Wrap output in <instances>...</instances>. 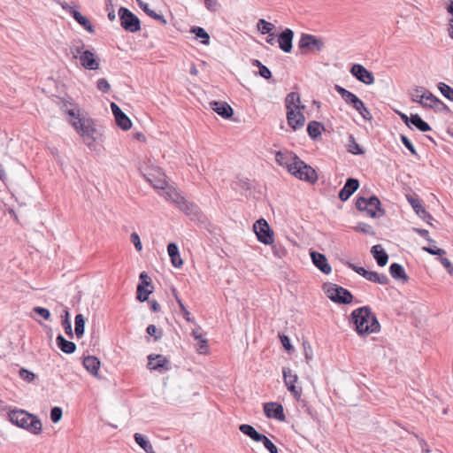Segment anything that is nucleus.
Masks as SVG:
<instances>
[{
  "label": "nucleus",
  "mask_w": 453,
  "mask_h": 453,
  "mask_svg": "<svg viewBox=\"0 0 453 453\" xmlns=\"http://www.w3.org/2000/svg\"><path fill=\"white\" fill-rule=\"evenodd\" d=\"M63 107L65 112L71 117L69 122L76 132L82 137L83 142L88 147L101 135L96 128L95 121L81 113V108L71 102H65Z\"/></svg>",
  "instance_id": "1"
},
{
  "label": "nucleus",
  "mask_w": 453,
  "mask_h": 453,
  "mask_svg": "<svg viewBox=\"0 0 453 453\" xmlns=\"http://www.w3.org/2000/svg\"><path fill=\"white\" fill-rule=\"evenodd\" d=\"M351 319L355 326V330L359 335H366L372 333H378L380 330V325L375 314L368 306L359 307L351 312Z\"/></svg>",
  "instance_id": "2"
},
{
  "label": "nucleus",
  "mask_w": 453,
  "mask_h": 453,
  "mask_svg": "<svg viewBox=\"0 0 453 453\" xmlns=\"http://www.w3.org/2000/svg\"><path fill=\"white\" fill-rule=\"evenodd\" d=\"M9 420L15 426L27 430L34 434L42 432V425L37 416L28 413L25 410L14 409L8 412Z\"/></svg>",
  "instance_id": "3"
},
{
  "label": "nucleus",
  "mask_w": 453,
  "mask_h": 453,
  "mask_svg": "<svg viewBox=\"0 0 453 453\" xmlns=\"http://www.w3.org/2000/svg\"><path fill=\"white\" fill-rule=\"evenodd\" d=\"M334 90L342 96L347 104L351 105L365 119H372V116L370 111L365 105L363 101L359 99L355 94L340 85H334Z\"/></svg>",
  "instance_id": "4"
},
{
  "label": "nucleus",
  "mask_w": 453,
  "mask_h": 453,
  "mask_svg": "<svg viewBox=\"0 0 453 453\" xmlns=\"http://www.w3.org/2000/svg\"><path fill=\"white\" fill-rule=\"evenodd\" d=\"M356 207L360 211H365L372 218H378L385 213V211L381 208L380 201L376 196H372L369 198L358 197Z\"/></svg>",
  "instance_id": "5"
},
{
  "label": "nucleus",
  "mask_w": 453,
  "mask_h": 453,
  "mask_svg": "<svg viewBox=\"0 0 453 453\" xmlns=\"http://www.w3.org/2000/svg\"><path fill=\"white\" fill-rule=\"evenodd\" d=\"M289 173L299 180L312 184L315 183L318 180L316 171L300 158H298V160L294 163V166L289 168Z\"/></svg>",
  "instance_id": "6"
},
{
  "label": "nucleus",
  "mask_w": 453,
  "mask_h": 453,
  "mask_svg": "<svg viewBox=\"0 0 453 453\" xmlns=\"http://www.w3.org/2000/svg\"><path fill=\"white\" fill-rule=\"evenodd\" d=\"M327 296L336 303L349 304L352 302L353 296L346 288L336 284H328L326 288Z\"/></svg>",
  "instance_id": "7"
},
{
  "label": "nucleus",
  "mask_w": 453,
  "mask_h": 453,
  "mask_svg": "<svg viewBox=\"0 0 453 453\" xmlns=\"http://www.w3.org/2000/svg\"><path fill=\"white\" fill-rule=\"evenodd\" d=\"M119 17L121 27L130 33L138 32L141 29V22L136 15L126 7H120Z\"/></svg>",
  "instance_id": "8"
},
{
  "label": "nucleus",
  "mask_w": 453,
  "mask_h": 453,
  "mask_svg": "<svg viewBox=\"0 0 453 453\" xmlns=\"http://www.w3.org/2000/svg\"><path fill=\"white\" fill-rule=\"evenodd\" d=\"M253 231L260 242L265 245H272L273 243V231L265 219H260L254 223Z\"/></svg>",
  "instance_id": "9"
},
{
  "label": "nucleus",
  "mask_w": 453,
  "mask_h": 453,
  "mask_svg": "<svg viewBox=\"0 0 453 453\" xmlns=\"http://www.w3.org/2000/svg\"><path fill=\"white\" fill-rule=\"evenodd\" d=\"M178 207L190 218L191 220H197L203 222L204 216L200 208L194 203L187 201L184 197L179 203Z\"/></svg>",
  "instance_id": "10"
},
{
  "label": "nucleus",
  "mask_w": 453,
  "mask_h": 453,
  "mask_svg": "<svg viewBox=\"0 0 453 453\" xmlns=\"http://www.w3.org/2000/svg\"><path fill=\"white\" fill-rule=\"evenodd\" d=\"M145 180L155 188L164 189L166 186L165 175L159 168H152L143 173Z\"/></svg>",
  "instance_id": "11"
},
{
  "label": "nucleus",
  "mask_w": 453,
  "mask_h": 453,
  "mask_svg": "<svg viewBox=\"0 0 453 453\" xmlns=\"http://www.w3.org/2000/svg\"><path fill=\"white\" fill-rule=\"evenodd\" d=\"M350 73L359 81L366 85L374 83L373 73L368 71L364 65L355 64L350 69Z\"/></svg>",
  "instance_id": "12"
},
{
  "label": "nucleus",
  "mask_w": 453,
  "mask_h": 453,
  "mask_svg": "<svg viewBox=\"0 0 453 453\" xmlns=\"http://www.w3.org/2000/svg\"><path fill=\"white\" fill-rule=\"evenodd\" d=\"M324 43L321 40L316 38L314 35L303 34L299 42L298 47L302 50H308L311 51L318 50L319 51Z\"/></svg>",
  "instance_id": "13"
},
{
  "label": "nucleus",
  "mask_w": 453,
  "mask_h": 453,
  "mask_svg": "<svg viewBox=\"0 0 453 453\" xmlns=\"http://www.w3.org/2000/svg\"><path fill=\"white\" fill-rule=\"evenodd\" d=\"M148 360V367L150 370L163 372L171 369L170 360L163 355H149Z\"/></svg>",
  "instance_id": "14"
},
{
  "label": "nucleus",
  "mask_w": 453,
  "mask_h": 453,
  "mask_svg": "<svg viewBox=\"0 0 453 453\" xmlns=\"http://www.w3.org/2000/svg\"><path fill=\"white\" fill-rule=\"evenodd\" d=\"M264 412L267 418H274L280 421H284L286 418L282 405L275 402L265 403Z\"/></svg>",
  "instance_id": "15"
},
{
  "label": "nucleus",
  "mask_w": 453,
  "mask_h": 453,
  "mask_svg": "<svg viewBox=\"0 0 453 453\" xmlns=\"http://www.w3.org/2000/svg\"><path fill=\"white\" fill-rule=\"evenodd\" d=\"M310 256L313 265L323 273L329 274L332 272V267L324 254L317 251H311Z\"/></svg>",
  "instance_id": "16"
},
{
  "label": "nucleus",
  "mask_w": 453,
  "mask_h": 453,
  "mask_svg": "<svg viewBox=\"0 0 453 453\" xmlns=\"http://www.w3.org/2000/svg\"><path fill=\"white\" fill-rule=\"evenodd\" d=\"M112 113L115 117L117 125L123 130H129L132 127L130 119L121 111V109L115 104H111Z\"/></svg>",
  "instance_id": "17"
},
{
  "label": "nucleus",
  "mask_w": 453,
  "mask_h": 453,
  "mask_svg": "<svg viewBox=\"0 0 453 453\" xmlns=\"http://www.w3.org/2000/svg\"><path fill=\"white\" fill-rule=\"evenodd\" d=\"M294 32L290 28H286L278 36V43L280 50L286 53H289L292 50Z\"/></svg>",
  "instance_id": "18"
},
{
  "label": "nucleus",
  "mask_w": 453,
  "mask_h": 453,
  "mask_svg": "<svg viewBox=\"0 0 453 453\" xmlns=\"http://www.w3.org/2000/svg\"><path fill=\"white\" fill-rule=\"evenodd\" d=\"M81 65L87 70H97L99 68V61L96 58L95 53L86 50L80 56Z\"/></svg>",
  "instance_id": "19"
},
{
  "label": "nucleus",
  "mask_w": 453,
  "mask_h": 453,
  "mask_svg": "<svg viewBox=\"0 0 453 453\" xmlns=\"http://www.w3.org/2000/svg\"><path fill=\"white\" fill-rule=\"evenodd\" d=\"M359 181L355 178L347 179L343 188L339 192V198L342 201H347L350 196L358 188Z\"/></svg>",
  "instance_id": "20"
},
{
  "label": "nucleus",
  "mask_w": 453,
  "mask_h": 453,
  "mask_svg": "<svg viewBox=\"0 0 453 453\" xmlns=\"http://www.w3.org/2000/svg\"><path fill=\"white\" fill-rule=\"evenodd\" d=\"M298 158L296 154L289 151H278L275 155L276 162L282 166H286L288 172L289 168L294 166V163L298 160Z\"/></svg>",
  "instance_id": "21"
},
{
  "label": "nucleus",
  "mask_w": 453,
  "mask_h": 453,
  "mask_svg": "<svg viewBox=\"0 0 453 453\" xmlns=\"http://www.w3.org/2000/svg\"><path fill=\"white\" fill-rule=\"evenodd\" d=\"M211 109L224 119L233 116V108L226 102L212 101L210 103Z\"/></svg>",
  "instance_id": "22"
},
{
  "label": "nucleus",
  "mask_w": 453,
  "mask_h": 453,
  "mask_svg": "<svg viewBox=\"0 0 453 453\" xmlns=\"http://www.w3.org/2000/svg\"><path fill=\"white\" fill-rule=\"evenodd\" d=\"M287 119L288 125L294 129L296 130L302 127H303L305 123V118L300 111H287Z\"/></svg>",
  "instance_id": "23"
},
{
  "label": "nucleus",
  "mask_w": 453,
  "mask_h": 453,
  "mask_svg": "<svg viewBox=\"0 0 453 453\" xmlns=\"http://www.w3.org/2000/svg\"><path fill=\"white\" fill-rule=\"evenodd\" d=\"M286 108L288 111H300L304 106L301 105L300 96L296 92H290L285 98Z\"/></svg>",
  "instance_id": "24"
},
{
  "label": "nucleus",
  "mask_w": 453,
  "mask_h": 453,
  "mask_svg": "<svg viewBox=\"0 0 453 453\" xmlns=\"http://www.w3.org/2000/svg\"><path fill=\"white\" fill-rule=\"evenodd\" d=\"M407 200L415 211V212L424 219H432V216L426 211V209L423 207L421 202L419 199L415 198L411 196H407Z\"/></svg>",
  "instance_id": "25"
},
{
  "label": "nucleus",
  "mask_w": 453,
  "mask_h": 453,
  "mask_svg": "<svg viewBox=\"0 0 453 453\" xmlns=\"http://www.w3.org/2000/svg\"><path fill=\"white\" fill-rule=\"evenodd\" d=\"M167 252L173 265L176 268H180L183 265V260L180 257L177 244L174 242L169 243L167 246Z\"/></svg>",
  "instance_id": "26"
},
{
  "label": "nucleus",
  "mask_w": 453,
  "mask_h": 453,
  "mask_svg": "<svg viewBox=\"0 0 453 453\" xmlns=\"http://www.w3.org/2000/svg\"><path fill=\"white\" fill-rule=\"evenodd\" d=\"M371 253L376 260L378 265L384 266L388 261V256L386 251L382 249L381 245L376 244L372 247Z\"/></svg>",
  "instance_id": "27"
},
{
  "label": "nucleus",
  "mask_w": 453,
  "mask_h": 453,
  "mask_svg": "<svg viewBox=\"0 0 453 453\" xmlns=\"http://www.w3.org/2000/svg\"><path fill=\"white\" fill-rule=\"evenodd\" d=\"M84 368L92 375H96L100 367V361L95 356H88L83 359Z\"/></svg>",
  "instance_id": "28"
},
{
  "label": "nucleus",
  "mask_w": 453,
  "mask_h": 453,
  "mask_svg": "<svg viewBox=\"0 0 453 453\" xmlns=\"http://www.w3.org/2000/svg\"><path fill=\"white\" fill-rule=\"evenodd\" d=\"M58 347L65 354H73L76 350V345L71 341H67L62 334H58L56 339Z\"/></svg>",
  "instance_id": "29"
},
{
  "label": "nucleus",
  "mask_w": 453,
  "mask_h": 453,
  "mask_svg": "<svg viewBox=\"0 0 453 453\" xmlns=\"http://www.w3.org/2000/svg\"><path fill=\"white\" fill-rule=\"evenodd\" d=\"M389 273L395 280H400L403 282H407L409 280V276L406 274L404 268L400 264H391Z\"/></svg>",
  "instance_id": "30"
},
{
  "label": "nucleus",
  "mask_w": 453,
  "mask_h": 453,
  "mask_svg": "<svg viewBox=\"0 0 453 453\" xmlns=\"http://www.w3.org/2000/svg\"><path fill=\"white\" fill-rule=\"evenodd\" d=\"M71 15L73 18L90 34L95 32L94 27L92 26L89 19L83 16L80 12L76 10H71Z\"/></svg>",
  "instance_id": "31"
},
{
  "label": "nucleus",
  "mask_w": 453,
  "mask_h": 453,
  "mask_svg": "<svg viewBox=\"0 0 453 453\" xmlns=\"http://www.w3.org/2000/svg\"><path fill=\"white\" fill-rule=\"evenodd\" d=\"M166 200H169L175 203L177 206L182 201L183 196L173 188L165 187L161 194Z\"/></svg>",
  "instance_id": "32"
},
{
  "label": "nucleus",
  "mask_w": 453,
  "mask_h": 453,
  "mask_svg": "<svg viewBox=\"0 0 453 453\" xmlns=\"http://www.w3.org/2000/svg\"><path fill=\"white\" fill-rule=\"evenodd\" d=\"M365 279L371 282L387 285L389 282V279L386 274L378 273L377 272L368 271L365 275Z\"/></svg>",
  "instance_id": "33"
},
{
  "label": "nucleus",
  "mask_w": 453,
  "mask_h": 453,
  "mask_svg": "<svg viewBox=\"0 0 453 453\" xmlns=\"http://www.w3.org/2000/svg\"><path fill=\"white\" fill-rule=\"evenodd\" d=\"M240 431L245 435L249 436L254 441H260L261 434L252 426L242 424L239 426Z\"/></svg>",
  "instance_id": "34"
},
{
  "label": "nucleus",
  "mask_w": 453,
  "mask_h": 453,
  "mask_svg": "<svg viewBox=\"0 0 453 453\" xmlns=\"http://www.w3.org/2000/svg\"><path fill=\"white\" fill-rule=\"evenodd\" d=\"M139 6L142 9V11L150 18H153L156 20H158L162 24H166V19L161 14L157 13L155 11L151 10L149 5L141 0H137Z\"/></svg>",
  "instance_id": "35"
},
{
  "label": "nucleus",
  "mask_w": 453,
  "mask_h": 453,
  "mask_svg": "<svg viewBox=\"0 0 453 453\" xmlns=\"http://www.w3.org/2000/svg\"><path fill=\"white\" fill-rule=\"evenodd\" d=\"M135 442L146 452L155 453L152 444L141 434L135 433L134 435Z\"/></svg>",
  "instance_id": "36"
},
{
  "label": "nucleus",
  "mask_w": 453,
  "mask_h": 453,
  "mask_svg": "<svg viewBox=\"0 0 453 453\" xmlns=\"http://www.w3.org/2000/svg\"><path fill=\"white\" fill-rule=\"evenodd\" d=\"M411 124L421 132L431 130V127L418 114L411 115Z\"/></svg>",
  "instance_id": "37"
},
{
  "label": "nucleus",
  "mask_w": 453,
  "mask_h": 453,
  "mask_svg": "<svg viewBox=\"0 0 453 453\" xmlns=\"http://www.w3.org/2000/svg\"><path fill=\"white\" fill-rule=\"evenodd\" d=\"M192 34L196 35V38L202 39V43L204 45H209L210 43V35L209 34L201 27H193L190 30Z\"/></svg>",
  "instance_id": "38"
},
{
  "label": "nucleus",
  "mask_w": 453,
  "mask_h": 453,
  "mask_svg": "<svg viewBox=\"0 0 453 453\" xmlns=\"http://www.w3.org/2000/svg\"><path fill=\"white\" fill-rule=\"evenodd\" d=\"M425 91H426V88L424 87H417L413 90V92L411 94V99L413 102L420 104L424 107H427L428 104H425L423 102L424 97H425Z\"/></svg>",
  "instance_id": "39"
},
{
  "label": "nucleus",
  "mask_w": 453,
  "mask_h": 453,
  "mask_svg": "<svg viewBox=\"0 0 453 453\" xmlns=\"http://www.w3.org/2000/svg\"><path fill=\"white\" fill-rule=\"evenodd\" d=\"M283 380L285 386L288 385H296L298 380V376L296 373H293L290 368L284 367L282 370Z\"/></svg>",
  "instance_id": "40"
},
{
  "label": "nucleus",
  "mask_w": 453,
  "mask_h": 453,
  "mask_svg": "<svg viewBox=\"0 0 453 453\" xmlns=\"http://www.w3.org/2000/svg\"><path fill=\"white\" fill-rule=\"evenodd\" d=\"M85 330V319L82 314H77L75 316V334L78 338H81Z\"/></svg>",
  "instance_id": "41"
},
{
  "label": "nucleus",
  "mask_w": 453,
  "mask_h": 453,
  "mask_svg": "<svg viewBox=\"0 0 453 453\" xmlns=\"http://www.w3.org/2000/svg\"><path fill=\"white\" fill-rule=\"evenodd\" d=\"M323 127L318 121H311L307 127V132L311 138H317L321 134V128Z\"/></svg>",
  "instance_id": "42"
},
{
  "label": "nucleus",
  "mask_w": 453,
  "mask_h": 453,
  "mask_svg": "<svg viewBox=\"0 0 453 453\" xmlns=\"http://www.w3.org/2000/svg\"><path fill=\"white\" fill-rule=\"evenodd\" d=\"M84 47V42L81 40L73 41L70 45V50L73 58H77L78 56L80 57L85 51Z\"/></svg>",
  "instance_id": "43"
},
{
  "label": "nucleus",
  "mask_w": 453,
  "mask_h": 453,
  "mask_svg": "<svg viewBox=\"0 0 453 453\" xmlns=\"http://www.w3.org/2000/svg\"><path fill=\"white\" fill-rule=\"evenodd\" d=\"M257 28L263 35L271 34L274 28V25L264 19H260L257 23Z\"/></svg>",
  "instance_id": "44"
},
{
  "label": "nucleus",
  "mask_w": 453,
  "mask_h": 453,
  "mask_svg": "<svg viewBox=\"0 0 453 453\" xmlns=\"http://www.w3.org/2000/svg\"><path fill=\"white\" fill-rule=\"evenodd\" d=\"M437 88L444 97L453 101V88L444 82H439Z\"/></svg>",
  "instance_id": "45"
},
{
  "label": "nucleus",
  "mask_w": 453,
  "mask_h": 453,
  "mask_svg": "<svg viewBox=\"0 0 453 453\" xmlns=\"http://www.w3.org/2000/svg\"><path fill=\"white\" fill-rule=\"evenodd\" d=\"M152 293V289H146L142 284H138L136 290V298L140 302H145L149 299V296Z\"/></svg>",
  "instance_id": "46"
},
{
  "label": "nucleus",
  "mask_w": 453,
  "mask_h": 453,
  "mask_svg": "<svg viewBox=\"0 0 453 453\" xmlns=\"http://www.w3.org/2000/svg\"><path fill=\"white\" fill-rule=\"evenodd\" d=\"M252 65H253L254 66L258 67V69H259V74H260L263 78H265V79L268 80V79H270V78L272 77V73H271V71H270V70H269L265 65H263L259 60H257V59H254V60L252 61Z\"/></svg>",
  "instance_id": "47"
},
{
  "label": "nucleus",
  "mask_w": 453,
  "mask_h": 453,
  "mask_svg": "<svg viewBox=\"0 0 453 453\" xmlns=\"http://www.w3.org/2000/svg\"><path fill=\"white\" fill-rule=\"evenodd\" d=\"M348 151L354 155L363 154L364 150L359 144L355 141L352 135L349 136V143L348 145Z\"/></svg>",
  "instance_id": "48"
},
{
  "label": "nucleus",
  "mask_w": 453,
  "mask_h": 453,
  "mask_svg": "<svg viewBox=\"0 0 453 453\" xmlns=\"http://www.w3.org/2000/svg\"><path fill=\"white\" fill-rule=\"evenodd\" d=\"M260 441L270 453H278V449L275 446V444L271 440H269L265 435L261 434Z\"/></svg>",
  "instance_id": "49"
},
{
  "label": "nucleus",
  "mask_w": 453,
  "mask_h": 453,
  "mask_svg": "<svg viewBox=\"0 0 453 453\" xmlns=\"http://www.w3.org/2000/svg\"><path fill=\"white\" fill-rule=\"evenodd\" d=\"M357 232H361L365 234L373 235L375 233L372 226L366 223H359L357 226L354 227Z\"/></svg>",
  "instance_id": "50"
},
{
  "label": "nucleus",
  "mask_w": 453,
  "mask_h": 453,
  "mask_svg": "<svg viewBox=\"0 0 453 453\" xmlns=\"http://www.w3.org/2000/svg\"><path fill=\"white\" fill-rule=\"evenodd\" d=\"M401 142L406 147V149L413 155L418 156L417 150L415 147L413 146L411 140L404 134H401L400 136Z\"/></svg>",
  "instance_id": "51"
},
{
  "label": "nucleus",
  "mask_w": 453,
  "mask_h": 453,
  "mask_svg": "<svg viewBox=\"0 0 453 453\" xmlns=\"http://www.w3.org/2000/svg\"><path fill=\"white\" fill-rule=\"evenodd\" d=\"M146 332L149 335L153 336L155 341H158L163 335L162 331L158 330L154 325L148 326Z\"/></svg>",
  "instance_id": "52"
},
{
  "label": "nucleus",
  "mask_w": 453,
  "mask_h": 453,
  "mask_svg": "<svg viewBox=\"0 0 453 453\" xmlns=\"http://www.w3.org/2000/svg\"><path fill=\"white\" fill-rule=\"evenodd\" d=\"M63 411L60 407H53L50 411V419L53 423H58L62 418Z\"/></svg>",
  "instance_id": "53"
},
{
  "label": "nucleus",
  "mask_w": 453,
  "mask_h": 453,
  "mask_svg": "<svg viewBox=\"0 0 453 453\" xmlns=\"http://www.w3.org/2000/svg\"><path fill=\"white\" fill-rule=\"evenodd\" d=\"M427 107L435 108L437 111H443V112L447 113V114H451L452 113V111L449 108V106L447 104H445L440 99H439V102H437L435 104H428Z\"/></svg>",
  "instance_id": "54"
},
{
  "label": "nucleus",
  "mask_w": 453,
  "mask_h": 453,
  "mask_svg": "<svg viewBox=\"0 0 453 453\" xmlns=\"http://www.w3.org/2000/svg\"><path fill=\"white\" fill-rule=\"evenodd\" d=\"M272 250H273V255L278 258H282L287 254L286 249L280 244H273L272 246Z\"/></svg>",
  "instance_id": "55"
},
{
  "label": "nucleus",
  "mask_w": 453,
  "mask_h": 453,
  "mask_svg": "<svg viewBox=\"0 0 453 453\" xmlns=\"http://www.w3.org/2000/svg\"><path fill=\"white\" fill-rule=\"evenodd\" d=\"M20 378L27 382H31L35 380V374L25 368H21L19 372Z\"/></svg>",
  "instance_id": "56"
},
{
  "label": "nucleus",
  "mask_w": 453,
  "mask_h": 453,
  "mask_svg": "<svg viewBox=\"0 0 453 453\" xmlns=\"http://www.w3.org/2000/svg\"><path fill=\"white\" fill-rule=\"evenodd\" d=\"M288 390L291 393V395L297 400L299 401L301 399V396H302V388L301 387H296V385H288V386H286Z\"/></svg>",
  "instance_id": "57"
},
{
  "label": "nucleus",
  "mask_w": 453,
  "mask_h": 453,
  "mask_svg": "<svg viewBox=\"0 0 453 453\" xmlns=\"http://www.w3.org/2000/svg\"><path fill=\"white\" fill-rule=\"evenodd\" d=\"M96 88L98 90L102 91L103 93L109 92L111 86L107 80L104 78L99 79L96 83Z\"/></svg>",
  "instance_id": "58"
},
{
  "label": "nucleus",
  "mask_w": 453,
  "mask_h": 453,
  "mask_svg": "<svg viewBox=\"0 0 453 453\" xmlns=\"http://www.w3.org/2000/svg\"><path fill=\"white\" fill-rule=\"evenodd\" d=\"M34 312L42 317L44 319L48 320L50 318V312L48 309L36 306L33 309Z\"/></svg>",
  "instance_id": "59"
},
{
  "label": "nucleus",
  "mask_w": 453,
  "mask_h": 453,
  "mask_svg": "<svg viewBox=\"0 0 453 453\" xmlns=\"http://www.w3.org/2000/svg\"><path fill=\"white\" fill-rule=\"evenodd\" d=\"M130 240H131L132 243L134 244L135 250L137 251H141L142 249V245L140 236L138 235V234L135 232L132 233L130 235Z\"/></svg>",
  "instance_id": "60"
},
{
  "label": "nucleus",
  "mask_w": 453,
  "mask_h": 453,
  "mask_svg": "<svg viewBox=\"0 0 453 453\" xmlns=\"http://www.w3.org/2000/svg\"><path fill=\"white\" fill-rule=\"evenodd\" d=\"M423 250L431 254V255H438L442 256L446 253V251L442 249L437 248L436 246L433 247H423Z\"/></svg>",
  "instance_id": "61"
},
{
  "label": "nucleus",
  "mask_w": 453,
  "mask_h": 453,
  "mask_svg": "<svg viewBox=\"0 0 453 453\" xmlns=\"http://www.w3.org/2000/svg\"><path fill=\"white\" fill-rule=\"evenodd\" d=\"M348 266L364 278H365V275L368 273V270L365 269L364 267L357 266L352 263H349Z\"/></svg>",
  "instance_id": "62"
},
{
  "label": "nucleus",
  "mask_w": 453,
  "mask_h": 453,
  "mask_svg": "<svg viewBox=\"0 0 453 453\" xmlns=\"http://www.w3.org/2000/svg\"><path fill=\"white\" fill-rule=\"evenodd\" d=\"M439 260L441 263V265L446 268L448 273L453 276V265L451 262L447 257H441Z\"/></svg>",
  "instance_id": "63"
},
{
  "label": "nucleus",
  "mask_w": 453,
  "mask_h": 453,
  "mask_svg": "<svg viewBox=\"0 0 453 453\" xmlns=\"http://www.w3.org/2000/svg\"><path fill=\"white\" fill-rule=\"evenodd\" d=\"M63 326H64L65 334L70 338H73V330H72V324H71L70 319H65L64 321H63Z\"/></svg>",
  "instance_id": "64"
}]
</instances>
